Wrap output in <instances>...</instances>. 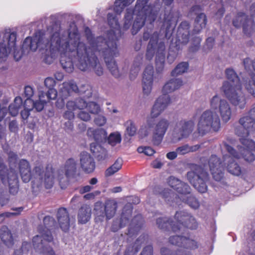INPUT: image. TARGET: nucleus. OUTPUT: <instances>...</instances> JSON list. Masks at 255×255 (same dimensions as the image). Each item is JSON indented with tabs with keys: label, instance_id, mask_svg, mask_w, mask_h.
Returning <instances> with one entry per match:
<instances>
[{
	"label": "nucleus",
	"instance_id": "obj_1",
	"mask_svg": "<svg viewBox=\"0 0 255 255\" xmlns=\"http://www.w3.org/2000/svg\"><path fill=\"white\" fill-rule=\"evenodd\" d=\"M45 47L51 54H59L61 56L60 63L62 68L67 72L74 70L72 57H75L74 63L79 68L80 61L79 50H82L83 56L86 53V43L81 39L77 30L70 31L61 28L54 24L51 29L49 39L44 43Z\"/></svg>",
	"mask_w": 255,
	"mask_h": 255
},
{
	"label": "nucleus",
	"instance_id": "obj_2",
	"mask_svg": "<svg viewBox=\"0 0 255 255\" xmlns=\"http://www.w3.org/2000/svg\"><path fill=\"white\" fill-rule=\"evenodd\" d=\"M255 130V107L248 113L242 117L239 121V125L235 128V133L240 137V140L245 152L249 154L245 155L247 161L252 162L255 156L252 153L255 150V142L248 138L249 135Z\"/></svg>",
	"mask_w": 255,
	"mask_h": 255
},
{
	"label": "nucleus",
	"instance_id": "obj_3",
	"mask_svg": "<svg viewBox=\"0 0 255 255\" xmlns=\"http://www.w3.org/2000/svg\"><path fill=\"white\" fill-rule=\"evenodd\" d=\"M148 1V0H137L134 10L130 8H128L126 10L124 24L125 29L129 28L133 13L136 15L131 29L133 35L136 34L143 27L145 21L151 23L156 18L155 15L151 11V7L147 4Z\"/></svg>",
	"mask_w": 255,
	"mask_h": 255
},
{
	"label": "nucleus",
	"instance_id": "obj_4",
	"mask_svg": "<svg viewBox=\"0 0 255 255\" xmlns=\"http://www.w3.org/2000/svg\"><path fill=\"white\" fill-rule=\"evenodd\" d=\"M226 75L229 81L223 83L222 91L234 106L241 109L245 108L247 100L239 77L232 69H227Z\"/></svg>",
	"mask_w": 255,
	"mask_h": 255
},
{
	"label": "nucleus",
	"instance_id": "obj_5",
	"mask_svg": "<svg viewBox=\"0 0 255 255\" xmlns=\"http://www.w3.org/2000/svg\"><path fill=\"white\" fill-rule=\"evenodd\" d=\"M86 32L87 36L88 43L86 44V53L83 56L82 50H79L80 61L78 63L79 69L83 71H90L93 69L95 73L99 76L103 74V68L101 65L95 53L98 52L97 48L98 43L97 38L93 37L90 29L87 28Z\"/></svg>",
	"mask_w": 255,
	"mask_h": 255
},
{
	"label": "nucleus",
	"instance_id": "obj_6",
	"mask_svg": "<svg viewBox=\"0 0 255 255\" xmlns=\"http://www.w3.org/2000/svg\"><path fill=\"white\" fill-rule=\"evenodd\" d=\"M158 34L157 32L151 33L150 31H145L143 35V38L144 40L150 39L147 45L146 53L147 59L151 60L155 53L157 55L155 59L156 69L158 72L162 70L165 62V55L164 51L165 45L163 42L158 40Z\"/></svg>",
	"mask_w": 255,
	"mask_h": 255
},
{
	"label": "nucleus",
	"instance_id": "obj_7",
	"mask_svg": "<svg viewBox=\"0 0 255 255\" xmlns=\"http://www.w3.org/2000/svg\"><path fill=\"white\" fill-rule=\"evenodd\" d=\"M98 43L97 48L99 54L102 55L105 58L107 66L111 73L115 77H119L121 73L117 65L113 58L118 55L116 44L114 41H106L102 37L97 38Z\"/></svg>",
	"mask_w": 255,
	"mask_h": 255
},
{
	"label": "nucleus",
	"instance_id": "obj_8",
	"mask_svg": "<svg viewBox=\"0 0 255 255\" xmlns=\"http://www.w3.org/2000/svg\"><path fill=\"white\" fill-rule=\"evenodd\" d=\"M157 225L162 229H166L170 225L174 232H176L184 226L192 229L197 227L195 218L184 211L177 212L175 215V221L172 222H167L165 218H158L157 219Z\"/></svg>",
	"mask_w": 255,
	"mask_h": 255
},
{
	"label": "nucleus",
	"instance_id": "obj_9",
	"mask_svg": "<svg viewBox=\"0 0 255 255\" xmlns=\"http://www.w3.org/2000/svg\"><path fill=\"white\" fill-rule=\"evenodd\" d=\"M238 149L241 154L238 153L231 146L227 143H224L222 146V149L227 150L228 153V154L223 155L224 165L226 166L227 171L230 173L235 176H239L242 173V170L241 167L235 161V159H239L242 156L245 159V155L246 154L248 157L249 156V154L245 151L242 146H239Z\"/></svg>",
	"mask_w": 255,
	"mask_h": 255
},
{
	"label": "nucleus",
	"instance_id": "obj_10",
	"mask_svg": "<svg viewBox=\"0 0 255 255\" xmlns=\"http://www.w3.org/2000/svg\"><path fill=\"white\" fill-rule=\"evenodd\" d=\"M34 178L32 181V187L46 189L51 188L55 182V172L52 167H47L45 170L41 166H37L33 169Z\"/></svg>",
	"mask_w": 255,
	"mask_h": 255
},
{
	"label": "nucleus",
	"instance_id": "obj_11",
	"mask_svg": "<svg viewBox=\"0 0 255 255\" xmlns=\"http://www.w3.org/2000/svg\"><path fill=\"white\" fill-rule=\"evenodd\" d=\"M43 222L46 226V229L41 235H37L33 239V244L35 248L42 249L41 253L43 255H55L54 252L47 244L51 243L53 240V237L51 232L47 229V227L51 226L54 223V219L50 217H45Z\"/></svg>",
	"mask_w": 255,
	"mask_h": 255
},
{
	"label": "nucleus",
	"instance_id": "obj_12",
	"mask_svg": "<svg viewBox=\"0 0 255 255\" xmlns=\"http://www.w3.org/2000/svg\"><path fill=\"white\" fill-rule=\"evenodd\" d=\"M221 127L218 115L210 110L204 111L200 116L197 124L199 133L204 135L211 131H218Z\"/></svg>",
	"mask_w": 255,
	"mask_h": 255
},
{
	"label": "nucleus",
	"instance_id": "obj_13",
	"mask_svg": "<svg viewBox=\"0 0 255 255\" xmlns=\"http://www.w3.org/2000/svg\"><path fill=\"white\" fill-rule=\"evenodd\" d=\"M117 208V202L114 200H107L104 204L96 202L94 208L95 222L100 223L105 219L110 220L115 216Z\"/></svg>",
	"mask_w": 255,
	"mask_h": 255
},
{
	"label": "nucleus",
	"instance_id": "obj_14",
	"mask_svg": "<svg viewBox=\"0 0 255 255\" xmlns=\"http://www.w3.org/2000/svg\"><path fill=\"white\" fill-rule=\"evenodd\" d=\"M16 33L10 29H6L2 32L0 35V58H2L6 57L10 53H14V57L16 60H18L20 55L18 58H16Z\"/></svg>",
	"mask_w": 255,
	"mask_h": 255
},
{
	"label": "nucleus",
	"instance_id": "obj_15",
	"mask_svg": "<svg viewBox=\"0 0 255 255\" xmlns=\"http://www.w3.org/2000/svg\"><path fill=\"white\" fill-rule=\"evenodd\" d=\"M195 124L193 120H181L177 122L172 133V141L177 142L188 137L193 131Z\"/></svg>",
	"mask_w": 255,
	"mask_h": 255
},
{
	"label": "nucleus",
	"instance_id": "obj_16",
	"mask_svg": "<svg viewBox=\"0 0 255 255\" xmlns=\"http://www.w3.org/2000/svg\"><path fill=\"white\" fill-rule=\"evenodd\" d=\"M210 107L212 109L218 110L223 122H228L232 117V111L229 102L225 99L216 95L210 100Z\"/></svg>",
	"mask_w": 255,
	"mask_h": 255
},
{
	"label": "nucleus",
	"instance_id": "obj_17",
	"mask_svg": "<svg viewBox=\"0 0 255 255\" xmlns=\"http://www.w3.org/2000/svg\"><path fill=\"white\" fill-rule=\"evenodd\" d=\"M189 182L200 192L205 193L207 190L206 182L208 181L209 176L207 172L201 168L196 171H190L187 174Z\"/></svg>",
	"mask_w": 255,
	"mask_h": 255
},
{
	"label": "nucleus",
	"instance_id": "obj_18",
	"mask_svg": "<svg viewBox=\"0 0 255 255\" xmlns=\"http://www.w3.org/2000/svg\"><path fill=\"white\" fill-rule=\"evenodd\" d=\"M169 122L165 119L156 122L152 127V141L155 145H159L169 127Z\"/></svg>",
	"mask_w": 255,
	"mask_h": 255
},
{
	"label": "nucleus",
	"instance_id": "obj_19",
	"mask_svg": "<svg viewBox=\"0 0 255 255\" xmlns=\"http://www.w3.org/2000/svg\"><path fill=\"white\" fill-rule=\"evenodd\" d=\"M208 165L213 178L217 181H220L224 177V168L219 158L213 155L208 161Z\"/></svg>",
	"mask_w": 255,
	"mask_h": 255
},
{
	"label": "nucleus",
	"instance_id": "obj_20",
	"mask_svg": "<svg viewBox=\"0 0 255 255\" xmlns=\"http://www.w3.org/2000/svg\"><path fill=\"white\" fill-rule=\"evenodd\" d=\"M170 97L168 95H162L155 101L151 110L152 118H156L171 104Z\"/></svg>",
	"mask_w": 255,
	"mask_h": 255
},
{
	"label": "nucleus",
	"instance_id": "obj_21",
	"mask_svg": "<svg viewBox=\"0 0 255 255\" xmlns=\"http://www.w3.org/2000/svg\"><path fill=\"white\" fill-rule=\"evenodd\" d=\"M154 69L152 65L146 67L142 76V91L144 95L148 96L152 90V86L154 79Z\"/></svg>",
	"mask_w": 255,
	"mask_h": 255
},
{
	"label": "nucleus",
	"instance_id": "obj_22",
	"mask_svg": "<svg viewBox=\"0 0 255 255\" xmlns=\"http://www.w3.org/2000/svg\"><path fill=\"white\" fill-rule=\"evenodd\" d=\"M235 27H243L244 31L249 34L254 30V22L251 18L248 19L247 16L243 13H239L233 21Z\"/></svg>",
	"mask_w": 255,
	"mask_h": 255
},
{
	"label": "nucleus",
	"instance_id": "obj_23",
	"mask_svg": "<svg viewBox=\"0 0 255 255\" xmlns=\"http://www.w3.org/2000/svg\"><path fill=\"white\" fill-rule=\"evenodd\" d=\"M80 163L82 169L86 173H91L95 168L93 158L87 152H83L80 154Z\"/></svg>",
	"mask_w": 255,
	"mask_h": 255
},
{
	"label": "nucleus",
	"instance_id": "obj_24",
	"mask_svg": "<svg viewBox=\"0 0 255 255\" xmlns=\"http://www.w3.org/2000/svg\"><path fill=\"white\" fill-rule=\"evenodd\" d=\"M43 35L40 31L36 32L32 37H27L23 44V48H29L32 51H35L38 47L43 43Z\"/></svg>",
	"mask_w": 255,
	"mask_h": 255
},
{
	"label": "nucleus",
	"instance_id": "obj_25",
	"mask_svg": "<svg viewBox=\"0 0 255 255\" xmlns=\"http://www.w3.org/2000/svg\"><path fill=\"white\" fill-rule=\"evenodd\" d=\"M18 169L21 179L24 182H28L32 176L30 164L25 159H21L18 163Z\"/></svg>",
	"mask_w": 255,
	"mask_h": 255
},
{
	"label": "nucleus",
	"instance_id": "obj_26",
	"mask_svg": "<svg viewBox=\"0 0 255 255\" xmlns=\"http://www.w3.org/2000/svg\"><path fill=\"white\" fill-rule=\"evenodd\" d=\"M57 219L60 228L64 232L68 231L70 227V219L66 209H59L57 213Z\"/></svg>",
	"mask_w": 255,
	"mask_h": 255
},
{
	"label": "nucleus",
	"instance_id": "obj_27",
	"mask_svg": "<svg viewBox=\"0 0 255 255\" xmlns=\"http://www.w3.org/2000/svg\"><path fill=\"white\" fill-rule=\"evenodd\" d=\"M183 85V81L179 78H172L168 81L163 87L162 95H168L178 90Z\"/></svg>",
	"mask_w": 255,
	"mask_h": 255
},
{
	"label": "nucleus",
	"instance_id": "obj_28",
	"mask_svg": "<svg viewBox=\"0 0 255 255\" xmlns=\"http://www.w3.org/2000/svg\"><path fill=\"white\" fill-rule=\"evenodd\" d=\"M92 210L88 205H84L79 210L77 219L79 224H85L91 219Z\"/></svg>",
	"mask_w": 255,
	"mask_h": 255
},
{
	"label": "nucleus",
	"instance_id": "obj_29",
	"mask_svg": "<svg viewBox=\"0 0 255 255\" xmlns=\"http://www.w3.org/2000/svg\"><path fill=\"white\" fill-rule=\"evenodd\" d=\"M78 87L73 81H68L64 82L60 88L59 93L61 96L66 98L73 92L78 91Z\"/></svg>",
	"mask_w": 255,
	"mask_h": 255
},
{
	"label": "nucleus",
	"instance_id": "obj_30",
	"mask_svg": "<svg viewBox=\"0 0 255 255\" xmlns=\"http://www.w3.org/2000/svg\"><path fill=\"white\" fill-rule=\"evenodd\" d=\"M45 86L49 89L47 93H44L48 100H54L57 95V91L53 87L55 85V80L51 77H47L44 81Z\"/></svg>",
	"mask_w": 255,
	"mask_h": 255
},
{
	"label": "nucleus",
	"instance_id": "obj_31",
	"mask_svg": "<svg viewBox=\"0 0 255 255\" xmlns=\"http://www.w3.org/2000/svg\"><path fill=\"white\" fill-rule=\"evenodd\" d=\"M0 237L3 243L8 247H11L14 244V240L9 230L6 227H1L0 231Z\"/></svg>",
	"mask_w": 255,
	"mask_h": 255
},
{
	"label": "nucleus",
	"instance_id": "obj_32",
	"mask_svg": "<svg viewBox=\"0 0 255 255\" xmlns=\"http://www.w3.org/2000/svg\"><path fill=\"white\" fill-rule=\"evenodd\" d=\"M107 134L106 131L103 128L95 129L93 128H89L87 130V135L93 138L97 142H100L106 139Z\"/></svg>",
	"mask_w": 255,
	"mask_h": 255
},
{
	"label": "nucleus",
	"instance_id": "obj_33",
	"mask_svg": "<svg viewBox=\"0 0 255 255\" xmlns=\"http://www.w3.org/2000/svg\"><path fill=\"white\" fill-rule=\"evenodd\" d=\"M168 182L169 185L177 190V192H183V191L181 189L182 187L185 188L184 192H189L190 190V187L187 184L181 182L174 177H170Z\"/></svg>",
	"mask_w": 255,
	"mask_h": 255
},
{
	"label": "nucleus",
	"instance_id": "obj_34",
	"mask_svg": "<svg viewBox=\"0 0 255 255\" xmlns=\"http://www.w3.org/2000/svg\"><path fill=\"white\" fill-rule=\"evenodd\" d=\"M189 25L188 22L183 21L180 25L178 28V34L181 35V42L184 44H186L189 39Z\"/></svg>",
	"mask_w": 255,
	"mask_h": 255
},
{
	"label": "nucleus",
	"instance_id": "obj_35",
	"mask_svg": "<svg viewBox=\"0 0 255 255\" xmlns=\"http://www.w3.org/2000/svg\"><path fill=\"white\" fill-rule=\"evenodd\" d=\"M39 100L34 102L32 101V109L35 108V110L40 112L41 111L46 102L49 101L44 95V92L43 91L39 90L38 94Z\"/></svg>",
	"mask_w": 255,
	"mask_h": 255
},
{
	"label": "nucleus",
	"instance_id": "obj_36",
	"mask_svg": "<svg viewBox=\"0 0 255 255\" xmlns=\"http://www.w3.org/2000/svg\"><path fill=\"white\" fill-rule=\"evenodd\" d=\"M64 168L65 175L67 177L73 175L76 172L77 162L76 160L73 158L68 159L66 161Z\"/></svg>",
	"mask_w": 255,
	"mask_h": 255
},
{
	"label": "nucleus",
	"instance_id": "obj_37",
	"mask_svg": "<svg viewBox=\"0 0 255 255\" xmlns=\"http://www.w3.org/2000/svg\"><path fill=\"white\" fill-rule=\"evenodd\" d=\"M87 103L82 99H77L75 101H69L66 105V109L70 110H83L86 108Z\"/></svg>",
	"mask_w": 255,
	"mask_h": 255
},
{
	"label": "nucleus",
	"instance_id": "obj_38",
	"mask_svg": "<svg viewBox=\"0 0 255 255\" xmlns=\"http://www.w3.org/2000/svg\"><path fill=\"white\" fill-rule=\"evenodd\" d=\"M206 17L204 13H200L197 15L194 23L193 31L194 33H199L206 25Z\"/></svg>",
	"mask_w": 255,
	"mask_h": 255
},
{
	"label": "nucleus",
	"instance_id": "obj_39",
	"mask_svg": "<svg viewBox=\"0 0 255 255\" xmlns=\"http://www.w3.org/2000/svg\"><path fill=\"white\" fill-rule=\"evenodd\" d=\"M142 64V58L140 57L136 58L130 68L129 78L131 80L134 79L137 76Z\"/></svg>",
	"mask_w": 255,
	"mask_h": 255
},
{
	"label": "nucleus",
	"instance_id": "obj_40",
	"mask_svg": "<svg viewBox=\"0 0 255 255\" xmlns=\"http://www.w3.org/2000/svg\"><path fill=\"white\" fill-rule=\"evenodd\" d=\"M22 104V99L20 97H17L15 98L14 102L11 104L9 106V111L12 116H16L18 113L19 109L21 108Z\"/></svg>",
	"mask_w": 255,
	"mask_h": 255
},
{
	"label": "nucleus",
	"instance_id": "obj_41",
	"mask_svg": "<svg viewBox=\"0 0 255 255\" xmlns=\"http://www.w3.org/2000/svg\"><path fill=\"white\" fill-rule=\"evenodd\" d=\"M134 0H116L114 10L117 14H120L125 7L131 4Z\"/></svg>",
	"mask_w": 255,
	"mask_h": 255
},
{
	"label": "nucleus",
	"instance_id": "obj_42",
	"mask_svg": "<svg viewBox=\"0 0 255 255\" xmlns=\"http://www.w3.org/2000/svg\"><path fill=\"white\" fill-rule=\"evenodd\" d=\"M244 86L247 91L255 97V74H252L251 78L245 82Z\"/></svg>",
	"mask_w": 255,
	"mask_h": 255
},
{
	"label": "nucleus",
	"instance_id": "obj_43",
	"mask_svg": "<svg viewBox=\"0 0 255 255\" xmlns=\"http://www.w3.org/2000/svg\"><path fill=\"white\" fill-rule=\"evenodd\" d=\"M131 209L130 205L125 207L123 210V212L121 215V223L120 227L125 226L128 222L129 219L131 217Z\"/></svg>",
	"mask_w": 255,
	"mask_h": 255
},
{
	"label": "nucleus",
	"instance_id": "obj_44",
	"mask_svg": "<svg viewBox=\"0 0 255 255\" xmlns=\"http://www.w3.org/2000/svg\"><path fill=\"white\" fill-rule=\"evenodd\" d=\"M122 166V160L121 159H118L115 163L109 167L106 171L105 175L106 176H110L117 172H118Z\"/></svg>",
	"mask_w": 255,
	"mask_h": 255
},
{
	"label": "nucleus",
	"instance_id": "obj_45",
	"mask_svg": "<svg viewBox=\"0 0 255 255\" xmlns=\"http://www.w3.org/2000/svg\"><path fill=\"white\" fill-rule=\"evenodd\" d=\"M24 110L21 112V116L23 120H26L29 116V113L32 110V100L26 99L24 103Z\"/></svg>",
	"mask_w": 255,
	"mask_h": 255
},
{
	"label": "nucleus",
	"instance_id": "obj_46",
	"mask_svg": "<svg viewBox=\"0 0 255 255\" xmlns=\"http://www.w3.org/2000/svg\"><path fill=\"white\" fill-rule=\"evenodd\" d=\"M188 67V64L186 62L179 63L171 72L172 76H177L186 72Z\"/></svg>",
	"mask_w": 255,
	"mask_h": 255
},
{
	"label": "nucleus",
	"instance_id": "obj_47",
	"mask_svg": "<svg viewBox=\"0 0 255 255\" xmlns=\"http://www.w3.org/2000/svg\"><path fill=\"white\" fill-rule=\"evenodd\" d=\"M144 241V237H140L138 239L136 240V242L135 243L134 249H133V247H128L127 249L125 255H134L135 254L138 252L139 249L138 245L143 243Z\"/></svg>",
	"mask_w": 255,
	"mask_h": 255
},
{
	"label": "nucleus",
	"instance_id": "obj_48",
	"mask_svg": "<svg viewBox=\"0 0 255 255\" xmlns=\"http://www.w3.org/2000/svg\"><path fill=\"white\" fill-rule=\"evenodd\" d=\"M198 148V145L190 146L188 144H184L177 147L176 149L179 155H184L190 152L196 151Z\"/></svg>",
	"mask_w": 255,
	"mask_h": 255
},
{
	"label": "nucleus",
	"instance_id": "obj_49",
	"mask_svg": "<svg viewBox=\"0 0 255 255\" xmlns=\"http://www.w3.org/2000/svg\"><path fill=\"white\" fill-rule=\"evenodd\" d=\"M121 135L119 132L111 133L108 137V142L112 146H115L121 142Z\"/></svg>",
	"mask_w": 255,
	"mask_h": 255
},
{
	"label": "nucleus",
	"instance_id": "obj_50",
	"mask_svg": "<svg viewBox=\"0 0 255 255\" xmlns=\"http://www.w3.org/2000/svg\"><path fill=\"white\" fill-rule=\"evenodd\" d=\"M127 133L130 136L134 135L136 133V127L132 121H128L126 123Z\"/></svg>",
	"mask_w": 255,
	"mask_h": 255
},
{
	"label": "nucleus",
	"instance_id": "obj_51",
	"mask_svg": "<svg viewBox=\"0 0 255 255\" xmlns=\"http://www.w3.org/2000/svg\"><path fill=\"white\" fill-rule=\"evenodd\" d=\"M182 242L183 244L181 247L187 249H195L198 247L197 242H196L194 240L188 238L184 237Z\"/></svg>",
	"mask_w": 255,
	"mask_h": 255
},
{
	"label": "nucleus",
	"instance_id": "obj_52",
	"mask_svg": "<svg viewBox=\"0 0 255 255\" xmlns=\"http://www.w3.org/2000/svg\"><path fill=\"white\" fill-rule=\"evenodd\" d=\"M187 203L189 206L193 209H197L199 207V202L196 198L192 195H188L185 197V200H183Z\"/></svg>",
	"mask_w": 255,
	"mask_h": 255
},
{
	"label": "nucleus",
	"instance_id": "obj_53",
	"mask_svg": "<svg viewBox=\"0 0 255 255\" xmlns=\"http://www.w3.org/2000/svg\"><path fill=\"white\" fill-rule=\"evenodd\" d=\"M86 109L91 114H97L100 111L99 106L95 102L87 103Z\"/></svg>",
	"mask_w": 255,
	"mask_h": 255
},
{
	"label": "nucleus",
	"instance_id": "obj_54",
	"mask_svg": "<svg viewBox=\"0 0 255 255\" xmlns=\"http://www.w3.org/2000/svg\"><path fill=\"white\" fill-rule=\"evenodd\" d=\"M23 210L22 207H19L14 209L16 212H6L0 214V224L2 223L6 217H9L11 216H15L18 215Z\"/></svg>",
	"mask_w": 255,
	"mask_h": 255
},
{
	"label": "nucleus",
	"instance_id": "obj_55",
	"mask_svg": "<svg viewBox=\"0 0 255 255\" xmlns=\"http://www.w3.org/2000/svg\"><path fill=\"white\" fill-rule=\"evenodd\" d=\"M108 20L110 26L115 29L119 28V25L117 16L111 13L108 14Z\"/></svg>",
	"mask_w": 255,
	"mask_h": 255
},
{
	"label": "nucleus",
	"instance_id": "obj_56",
	"mask_svg": "<svg viewBox=\"0 0 255 255\" xmlns=\"http://www.w3.org/2000/svg\"><path fill=\"white\" fill-rule=\"evenodd\" d=\"M139 153H143L148 156H151L154 153V150L150 147H139L137 148Z\"/></svg>",
	"mask_w": 255,
	"mask_h": 255
},
{
	"label": "nucleus",
	"instance_id": "obj_57",
	"mask_svg": "<svg viewBox=\"0 0 255 255\" xmlns=\"http://www.w3.org/2000/svg\"><path fill=\"white\" fill-rule=\"evenodd\" d=\"M184 237L172 236L170 238L169 242L173 245H177L181 247L183 244V239Z\"/></svg>",
	"mask_w": 255,
	"mask_h": 255
},
{
	"label": "nucleus",
	"instance_id": "obj_58",
	"mask_svg": "<svg viewBox=\"0 0 255 255\" xmlns=\"http://www.w3.org/2000/svg\"><path fill=\"white\" fill-rule=\"evenodd\" d=\"M176 19L171 16L169 17V18L168 17L165 18L164 25L166 26L167 28H169L171 26L174 27L176 25Z\"/></svg>",
	"mask_w": 255,
	"mask_h": 255
},
{
	"label": "nucleus",
	"instance_id": "obj_59",
	"mask_svg": "<svg viewBox=\"0 0 255 255\" xmlns=\"http://www.w3.org/2000/svg\"><path fill=\"white\" fill-rule=\"evenodd\" d=\"M90 149L91 152L94 154H97L101 152L103 150L98 142L92 143L90 145Z\"/></svg>",
	"mask_w": 255,
	"mask_h": 255
},
{
	"label": "nucleus",
	"instance_id": "obj_60",
	"mask_svg": "<svg viewBox=\"0 0 255 255\" xmlns=\"http://www.w3.org/2000/svg\"><path fill=\"white\" fill-rule=\"evenodd\" d=\"M107 122V119L105 117L99 115L94 120L95 123L99 126H103Z\"/></svg>",
	"mask_w": 255,
	"mask_h": 255
},
{
	"label": "nucleus",
	"instance_id": "obj_61",
	"mask_svg": "<svg viewBox=\"0 0 255 255\" xmlns=\"http://www.w3.org/2000/svg\"><path fill=\"white\" fill-rule=\"evenodd\" d=\"M214 42V39L212 37H209L206 40V44L204 47V50L205 51H208L210 50L213 47Z\"/></svg>",
	"mask_w": 255,
	"mask_h": 255
},
{
	"label": "nucleus",
	"instance_id": "obj_62",
	"mask_svg": "<svg viewBox=\"0 0 255 255\" xmlns=\"http://www.w3.org/2000/svg\"><path fill=\"white\" fill-rule=\"evenodd\" d=\"M74 111H75V110H70L67 109V110L65 112L63 115L64 118L67 119L69 121L73 120L75 117V115L73 112Z\"/></svg>",
	"mask_w": 255,
	"mask_h": 255
},
{
	"label": "nucleus",
	"instance_id": "obj_63",
	"mask_svg": "<svg viewBox=\"0 0 255 255\" xmlns=\"http://www.w3.org/2000/svg\"><path fill=\"white\" fill-rule=\"evenodd\" d=\"M30 247V245L29 243L27 242H24L22 244L21 249L15 250L14 252L13 255H22V251H24L25 250H28Z\"/></svg>",
	"mask_w": 255,
	"mask_h": 255
},
{
	"label": "nucleus",
	"instance_id": "obj_64",
	"mask_svg": "<svg viewBox=\"0 0 255 255\" xmlns=\"http://www.w3.org/2000/svg\"><path fill=\"white\" fill-rule=\"evenodd\" d=\"M78 117L82 120L84 121H89L90 119H91V116L88 113H87L85 111H81L79 114H78Z\"/></svg>",
	"mask_w": 255,
	"mask_h": 255
}]
</instances>
